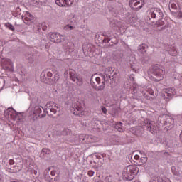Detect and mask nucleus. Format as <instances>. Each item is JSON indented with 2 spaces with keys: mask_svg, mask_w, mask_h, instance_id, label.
I'll list each match as a JSON object with an SVG mask.
<instances>
[{
  "mask_svg": "<svg viewBox=\"0 0 182 182\" xmlns=\"http://www.w3.org/2000/svg\"><path fill=\"white\" fill-rule=\"evenodd\" d=\"M90 85H92V77L90 78Z\"/></svg>",
  "mask_w": 182,
  "mask_h": 182,
  "instance_id": "nucleus-58",
  "label": "nucleus"
},
{
  "mask_svg": "<svg viewBox=\"0 0 182 182\" xmlns=\"http://www.w3.org/2000/svg\"><path fill=\"white\" fill-rule=\"evenodd\" d=\"M114 127L120 133H123L124 132V128H123V124L122 122L117 123Z\"/></svg>",
  "mask_w": 182,
  "mask_h": 182,
  "instance_id": "nucleus-27",
  "label": "nucleus"
},
{
  "mask_svg": "<svg viewBox=\"0 0 182 182\" xmlns=\"http://www.w3.org/2000/svg\"><path fill=\"white\" fill-rule=\"evenodd\" d=\"M122 26V23L117 20H112L110 21V27L113 29H116V28H120Z\"/></svg>",
  "mask_w": 182,
  "mask_h": 182,
  "instance_id": "nucleus-22",
  "label": "nucleus"
},
{
  "mask_svg": "<svg viewBox=\"0 0 182 182\" xmlns=\"http://www.w3.org/2000/svg\"><path fill=\"white\" fill-rule=\"evenodd\" d=\"M1 63L2 65H4V66H5L7 70H10V72H13V70L9 68V67L12 65V61L11 60V59L4 58L2 60Z\"/></svg>",
  "mask_w": 182,
  "mask_h": 182,
  "instance_id": "nucleus-17",
  "label": "nucleus"
},
{
  "mask_svg": "<svg viewBox=\"0 0 182 182\" xmlns=\"http://www.w3.org/2000/svg\"><path fill=\"white\" fill-rule=\"evenodd\" d=\"M43 31H45V28H43Z\"/></svg>",
  "mask_w": 182,
  "mask_h": 182,
  "instance_id": "nucleus-64",
  "label": "nucleus"
},
{
  "mask_svg": "<svg viewBox=\"0 0 182 182\" xmlns=\"http://www.w3.org/2000/svg\"><path fill=\"white\" fill-rule=\"evenodd\" d=\"M42 28V24L39 23L38 26H37V29H38V31Z\"/></svg>",
  "mask_w": 182,
  "mask_h": 182,
  "instance_id": "nucleus-51",
  "label": "nucleus"
},
{
  "mask_svg": "<svg viewBox=\"0 0 182 182\" xmlns=\"http://www.w3.org/2000/svg\"><path fill=\"white\" fill-rule=\"evenodd\" d=\"M145 4L144 0H130L129 1L130 7L135 11H140Z\"/></svg>",
  "mask_w": 182,
  "mask_h": 182,
  "instance_id": "nucleus-6",
  "label": "nucleus"
},
{
  "mask_svg": "<svg viewBox=\"0 0 182 182\" xmlns=\"http://www.w3.org/2000/svg\"><path fill=\"white\" fill-rule=\"evenodd\" d=\"M58 6H70L73 4V0H55Z\"/></svg>",
  "mask_w": 182,
  "mask_h": 182,
  "instance_id": "nucleus-12",
  "label": "nucleus"
},
{
  "mask_svg": "<svg viewBox=\"0 0 182 182\" xmlns=\"http://www.w3.org/2000/svg\"><path fill=\"white\" fill-rule=\"evenodd\" d=\"M22 19L26 22H31L33 21L34 17L33 15L31 14L29 11H26L24 16L22 17Z\"/></svg>",
  "mask_w": 182,
  "mask_h": 182,
  "instance_id": "nucleus-18",
  "label": "nucleus"
},
{
  "mask_svg": "<svg viewBox=\"0 0 182 182\" xmlns=\"http://www.w3.org/2000/svg\"><path fill=\"white\" fill-rule=\"evenodd\" d=\"M150 182H161V179H160V178H159L157 176H153L151 178Z\"/></svg>",
  "mask_w": 182,
  "mask_h": 182,
  "instance_id": "nucleus-34",
  "label": "nucleus"
},
{
  "mask_svg": "<svg viewBox=\"0 0 182 182\" xmlns=\"http://www.w3.org/2000/svg\"><path fill=\"white\" fill-rule=\"evenodd\" d=\"M46 180L48 182H59L60 181V176H59V173L55 177V178H50V176H49V172H47V174H46Z\"/></svg>",
  "mask_w": 182,
  "mask_h": 182,
  "instance_id": "nucleus-15",
  "label": "nucleus"
},
{
  "mask_svg": "<svg viewBox=\"0 0 182 182\" xmlns=\"http://www.w3.org/2000/svg\"><path fill=\"white\" fill-rule=\"evenodd\" d=\"M88 174H89L90 177H92V171H89Z\"/></svg>",
  "mask_w": 182,
  "mask_h": 182,
  "instance_id": "nucleus-53",
  "label": "nucleus"
},
{
  "mask_svg": "<svg viewBox=\"0 0 182 182\" xmlns=\"http://www.w3.org/2000/svg\"><path fill=\"white\" fill-rule=\"evenodd\" d=\"M170 8H171L172 9H177V8H178V4H177L176 3H171L169 9Z\"/></svg>",
  "mask_w": 182,
  "mask_h": 182,
  "instance_id": "nucleus-36",
  "label": "nucleus"
},
{
  "mask_svg": "<svg viewBox=\"0 0 182 182\" xmlns=\"http://www.w3.org/2000/svg\"><path fill=\"white\" fill-rule=\"evenodd\" d=\"M95 81L97 83V85H99V83H100V77H95Z\"/></svg>",
  "mask_w": 182,
  "mask_h": 182,
  "instance_id": "nucleus-48",
  "label": "nucleus"
},
{
  "mask_svg": "<svg viewBox=\"0 0 182 182\" xmlns=\"http://www.w3.org/2000/svg\"><path fill=\"white\" fill-rule=\"evenodd\" d=\"M50 175L52 176V177H55V176H56V171L55 170L51 171Z\"/></svg>",
  "mask_w": 182,
  "mask_h": 182,
  "instance_id": "nucleus-45",
  "label": "nucleus"
},
{
  "mask_svg": "<svg viewBox=\"0 0 182 182\" xmlns=\"http://www.w3.org/2000/svg\"><path fill=\"white\" fill-rule=\"evenodd\" d=\"M122 56H123V55L119 54L118 55V57H117V59H115V60H117V61L120 60V59H122Z\"/></svg>",
  "mask_w": 182,
  "mask_h": 182,
  "instance_id": "nucleus-47",
  "label": "nucleus"
},
{
  "mask_svg": "<svg viewBox=\"0 0 182 182\" xmlns=\"http://www.w3.org/2000/svg\"><path fill=\"white\" fill-rule=\"evenodd\" d=\"M137 174H139V168L136 166L129 165L123 171V179L131 181L134 178V176H137Z\"/></svg>",
  "mask_w": 182,
  "mask_h": 182,
  "instance_id": "nucleus-1",
  "label": "nucleus"
},
{
  "mask_svg": "<svg viewBox=\"0 0 182 182\" xmlns=\"http://www.w3.org/2000/svg\"><path fill=\"white\" fill-rule=\"evenodd\" d=\"M140 153H141V157H143V156H144V154H146L144 151H141Z\"/></svg>",
  "mask_w": 182,
  "mask_h": 182,
  "instance_id": "nucleus-55",
  "label": "nucleus"
},
{
  "mask_svg": "<svg viewBox=\"0 0 182 182\" xmlns=\"http://www.w3.org/2000/svg\"><path fill=\"white\" fill-rule=\"evenodd\" d=\"M179 137H180V141L182 142V131L181 132Z\"/></svg>",
  "mask_w": 182,
  "mask_h": 182,
  "instance_id": "nucleus-52",
  "label": "nucleus"
},
{
  "mask_svg": "<svg viewBox=\"0 0 182 182\" xmlns=\"http://www.w3.org/2000/svg\"><path fill=\"white\" fill-rule=\"evenodd\" d=\"M132 130H136V128H134V127L132 128Z\"/></svg>",
  "mask_w": 182,
  "mask_h": 182,
  "instance_id": "nucleus-61",
  "label": "nucleus"
},
{
  "mask_svg": "<svg viewBox=\"0 0 182 182\" xmlns=\"http://www.w3.org/2000/svg\"><path fill=\"white\" fill-rule=\"evenodd\" d=\"M114 43V45H117L118 41H116Z\"/></svg>",
  "mask_w": 182,
  "mask_h": 182,
  "instance_id": "nucleus-59",
  "label": "nucleus"
},
{
  "mask_svg": "<svg viewBox=\"0 0 182 182\" xmlns=\"http://www.w3.org/2000/svg\"><path fill=\"white\" fill-rule=\"evenodd\" d=\"M68 75H69V70H67L64 72V76H68Z\"/></svg>",
  "mask_w": 182,
  "mask_h": 182,
  "instance_id": "nucleus-50",
  "label": "nucleus"
},
{
  "mask_svg": "<svg viewBox=\"0 0 182 182\" xmlns=\"http://www.w3.org/2000/svg\"><path fill=\"white\" fill-rule=\"evenodd\" d=\"M26 58L27 59L28 63H33V62H35V59H36V56L32 53H28L26 56Z\"/></svg>",
  "mask_w": 182,
  "mask_h": 182,
  "instance_id": "nucleus-25",
  "label": "nucleus"
},
{
  "mask_svg": "<svg viewBox=\"0 0 182 182\" xmlns=\"http://www.w3.org/2000/svg\"><path fill=\"white\" fill-rule=\"evenodd\" d=\"M171 171L174 176H180V172L177 171V169L176 168V166L171 167Z\"/></svg>",
  "mask_w": 182,
  "mask_h": 182,
  "instance_id": "nucleus-33",
  "label": "nucleus"
},
{
  "mask_svg": "<svg viewBox=\"0 0 182 182\" xmlns=\"http://www.w3.org/2000/svg\"><path fill=\"white\" fill-rule=\"evenodd\" d=\"M134 89L136 92H141V93H144L147 91V87L146 86H139L138 85H134Z\"/></svg>",
  "mask_w": 182,
  "mask_h": 182,
  "instance_id": "nucleus-21",
  "label": "nucleus"
},
{
  "mask_svg": "<svg viewBox=\"0 0 182 182\" xmlns=\"http://www.w3.org/2000/svg\"><path fill=\"white\" fill-rule=\"evenodd\" d=\"M11 110L13 111V113L11 112V108H9L6 112H5L6 114H8V116H13L14 120H23V115L21 112H17L14 109V108H11Z\"/></svg>",
  "mask_w": 182,
  "mask_h": 182,
  "instance_id": "nucleus-8",
  "label": "nucleus"
},
{
  "mask_svg": "<svg viewBox=\"0 0 182 182\" xmlns=\"http://www.w3.org/2000/svg\"><path fill=\"white\" fill-rule=\"evenodd\" d=\"M145 123L147 130L151 132V133H156L157 125L154 122H149V120H146Z\"/></svg>",
  "mask_w": 182,
  "mask_h": 182,
  "instance_id": "nucleus-11",
  "label": "nucleus"
},
{
  "mask_svg": "<svg viewBox=\"0 0 182 182\" xmlns=\"http://www.w3.org/2000/svg\"><path fill=\"white\" fill-rule=\"evenodd\" d=\"M164 16L163 11L159 8H154L148 11L147 18H149V21H151V19H156V18L161 19Z\"/></svg>",
  "mask_w": 182,
  "mask_h": 182,
  "instance_id": "nucleus-3",
  "label": "nucleus"
},
{
  "mask_svg": "<svg viewBox=\"0 0 182 182\" xmlns=\"http://www.w3.org/2000/svg\"><path fill=\"white\" fill-rule=\"evenodd\" d=\"M165 73L164 68L161 65H156L152 68V75L154 76V80H155V82L163 80Z\"/></svg>",
  "mask_w": 182,
  "mask_h": 182,
  "instance_id": "nucleus-2",
  "label": "nucleus"
},
{
  "mask_svg": "<svg viewBox=\"0 0 182 182\" xmlns=\"http://www.w3.org/2000/svg\"><path fill=\"white\" fill-rule=\"evenodd\" d=\"M35 100L36 99H33L31 102V107H34L33 114H36V116H38L40 119H43V117H46V112H45V111L43 114H41L42 109H43V107L41 106H36V104H35Z\"/></svg>",
  "mask_w": 182,
  "mask_h": 182,
  "instance_id": "nucleus-4",
  "label": "nucleus"
},
{
  "mask_svg": "<svg viewBox=\"0 0 182 182\" xmlns=\"http://www.w3.org/2000/svg\"><path fill=\"white\" fill-rule=\"evenodd\" d=\"M174 95H176V89L173 87H170L164 90V96H168V97H173Z\"/></svg>",
  "mask_w": 182,
  "mask_h": 182,
  "instance_id": "nucleus-16",
  "label": "nucleus"
},
{
  "mask_svg": "<svg viewBox=\"0 0 182 182\" xmlns=\"http://www.w3.org/2000/svg\"><path fill=\"white\" fill-rule=\"evenodd\" d=\"M164 125L166 126V129H173L174 127V119L171 117H167L164 122Z\"/></svg>",
  "mask_w": 182,
  "mask_h": 182,
  "instance_id": "nucleus-13",
  "label": "nucleus"
},
{
  "mask_svg": "<svg viewBox=\"0 0 182 182\" xmlns=\"http://www.w3.org/2000/svg\"><path fill=\"white\" fill-rule=\"evenodd\" d=\"M92 159H100V156L97 154H92Z\"/></svg>",
  "mask_w": 182,
  "mask_h": 182,
  "instance_id": "nucleus-40",
  "label": "nucleus"
},
{
  "mask_svg": "<svg viewBox=\"0 0 182 182\" xmlns=\"http://www.w3.org/2000/svg\"><path fill=\"white\" fill-rule=\"evenodd\" d=\"M129 80H131V82H134V75L131 74L129 75Z\"/></svg>",
  "mask_w": 182,
  "mask_h": 182,
  "instance_id": "nucleus-43",
  "label": "nucleus"
},
{
  "mask_svg": "<svg viewBox=\"0 0 182 182\" xmlns=\"http://www.w3.org/2000/svg\"><path fill=\"white\" fill-rule=\"evenodd\" d=\"M94 174H95V172L92 171V176H93Z\"/></svg>",
  "mask_w": 182,
  "mask_h": 182,
  "instance_id": "nucleus-60",
  "label": "nucleus"
},
{
  "mask_svg": "<svg viewBox=\"0 0 182 182\" xmlns=\"http://www.w3.org/2000/svg\"><path fill=\"white\" fill-rule=\"evenodd\" d=\"M33 174H35V176H36V174H38V171L36 170H34L33 171Z\"/></svg>",
  "mask_w": 182,
  "mask_h": 182,
  "instance_id": "nucleus-54",
  "label": "nucleus"
},
{
  "mask_svg": "<svg viewBox=\"0 0 182 182\" xmlns=\"http://www.w3.org/2000/svg\"><path fill=\"white\" fill-rule=\"evenodd\" d=\"M9 166H13V164H15V161H14V159H9Z\"/></svg>",
  "mask_w": 182,
  "mask_h": 182,
  "instance_id": "nucleus-42",
  "label": "nucleus"
},
{
  "mask_svg": "<svg viewBox=\"0 0 182 182\" xmlns=\"http://www.w3.org/2000/svg\"><path fill=\"white\" fill-rule=\"evenodd\" d=\"M107 42H110V39L107 40Z\"/></svg>",
  "mask_w": 182,
  "mask_h": 182,
  "instance_id": "nucleus-63",
  "label": "nucleus"
},
{
  "mask_svg": "<svg viewBox=\"0 0 182 182\" xmlns=\"http://www.w3.org/2000/svg\"><path fill=\"white\" fill-rule=\"evenodd\" d=\"M79 76L80 75L76 73V71H75V70H69V77L73 82H76V79H77Z\"/></svg>",
  "mask_w": 182,
  "mask_h": 182,
  "instance_id": "nucleus-19",
  "label": "nucleus"
},
{
  "mask_svg": "<svg viewBox=\"0 0 182 182\" xmlns=\"http://www.w3.org/2000/svg\"><path fill=\"white\" fill-rule=\"evenodd\" d=\"M5 168L6 170V171H9V173L14 172V170H12V168L11 167H9V165H8V164L6 165Z\"/></svg>",
  "mask_w": 182,
  "mask_h": 182,
  "instance_id": "nucleus-37",
  "label": "nucleus"
},
{
  "mask_svg": "<svg viewBox=\"0 0 182 182\" xmlns=\"http://www.w3.org/2000/svg\"><path fill=\"white\" fill-rule=\"evenodd\" d=\"M92 140V136L86 135L85 134H82L79 136V141L81 143H89Z\"/></svg>",
  "mask_w": 182,
  "mask_h": 182,
  "instance_id": "nucleus-14",
  "label": "nucleus"
},
{
  "mask_svg": "<svg viewBox=\"0 0 182 182\" xmlns=\"http://www.w3.org/2000/svg\"><path fill=\"white\" fill-rule=\"evenodd\" d=\"M136 17L133 15H130L129 17L127 18V21L131 25H134V23H136Z\"/></svg>",
  "mask_w": 182,
  "mask_h": 182,
  "instance_id": "nucleus-26",
  "label": "nucleus"
},
{
  "mask_svg": "<svg viewBox=\"0 0 182 182\" xmlns=\"http://www.w3.org/2000/svg\"><path fill=\"white\" fill-rule=\"evenodd\" d=\"M43 43H45V46L46 48V49H48V48H49V41H46V40H43Z\"/></svg>",
  "mask_w": 182,
  "mask_h": 182,
  "instance_id": "nucleus-38",
  "label": "nucleus"
},
{
  "mask_svg": "<svg viewBox=\"0 0 182 182\" xmlns=\"http://www.w3.org/2000/svg\"><path fill=\"white\" fill-rule=\"evenodd\" d=\"M52 76V69L44 70L41 74V80L43 83H49V77Z\"/></svg>",
  "mask_w": 182,
  "mask_h": 182,
  "instance_id": "nucleus-7",
  "label": "nucleus"
},
{
  "mask_svg": "<svg viewBox=\"0 0 182 182\" xmlns=\"http://www.w3.org/2000/svg\"><path fill=\"white\" fill-rule=\"evenodd\" d=\"M50 117H53V115L50 114Z\"/></svg>",
  "mask_w": 182,
  "mask_h": 182,
  "instance_id": "nucleus-62",
  "label": "nucleus"
},
{
  "mask_svg": "<svg viewBox=\"0 0 182 182\" xmlns=\"http://www.w3.org/2000/svg\"><path fill=\"white\" fill-rule=\"evenodd\" d=\"M51 73V77L48 78L49 80L48 85H55V83H57L58 80L60 79L59 74H58V71H55V70L52 69Z\"/></svg>",
  "mask_w": 182,
  "mask_h": 182,
  "instance_id": "nucleus-10",
  "label": "nucleus"
},
{
  "mask_svg": "<svg viewBox=\"0 0 182 182\" xmlns=\"http://www.w3.org/2000/svg\"><path fill=\"white\" fill-rule=\"evenodd\" d=\"M166 49L171 56H176V55H177V50H176V47L168 46Z\"/></svg>",
  "mask_w": 182,
  "mask_h": 182,
  "instance_id": "nucleus-20",
  "label": "nucleus"
},
{
  "mask_svg": "<svg viewBox=\"0 0 182 182\" xmlns=\"http://www.w3.org/2000/svg\"><path fill=\"white\" fill-rule=\"evenodd\" d=\"M147 45L146 44H141L138 47V51L139 53H141L142 55H144L146 52H147Z\"/></svg>",
  "mask_w": 182,
  "mask_h": 182,
  "instance_id": "nucleus-23",
  "label": "nucleus"
},
{
  "mask_svg": "<svg viewBox=\"0 0 182 182\" xmlns=\"http://www.w3.org/2000/svg\"><path fill=\"white\" fill-rule=\"evenodd\" d=\"M166 23L164 22V21L161 20V18H159V21L157 22V26L160 27V26H163L161 28L162 30L166 29V28H167V26H165Z\"/></svg>",
  "mask_w": 182,
  "mask_h": 182,
  "instance_id": "nucleus-28",
  "label": "nucleus"
},
{
  "mask_svg": "<svg viewBox=\"0 0 182 182\" xmlns=\"http://www.w3.org/2000/svg\"><path fill=\"white\" fill-rule=\"evenodd\" d=\"M71 131L69 129H64L62 132H61V134L63 136H69L70 135Z\"/></svg>",
  "mask_w": 182,
  "mask_h": 182,
  "instance_id": "nucleus-31",
  "label": "nucleus"
},
{
  "mask_svg": "<svg viewBox=\"0 0 182 182\" xmlns=\"http://www.w3.org/2000/svg\"><path fill=\"white\" fill-rule=\"evenodd\" d=\"M43 154H50V149L49 148H43L42 149Z\"/></svg>",
  "mask_w": 182,
  "mask_h": 182,
  "instance_id": "nucleus-35",
  "label": "nucleus"
},
{
  "mask_svg": "<svg viewBox=\"0 0 182 182\" xmlns=\"http://www.w3.org/2000/svg\"><path fill=\"white\" fill-rule=\"evenodd\" d=\"M92 86L94 89H95V90L98 92H102V90H103V89H105V81H102V85L99 86H96V85H95V82H92Z\"/></svg>",
  "mask_w": 182,
  "mask_h": 182,
  "instance_id": "nucleus-24",
  "label": "nucleus"
},
{
  "mask_svg": "<svg viewBox=\"0 0 182 182\" xmlns=\"http://www.w3.org/2000/svg\"><path fill=\"white\" fill-rule=\"evenodd\" d=\"M134 159L135 160H139V159H140V156H139V155H135V156H134Z\"/></svg>",
  "mask_w": 182,
  "mask_h": 182,
  "instance_id": "nucleus-49",
  "label": "nucleus"
},
{
  "mask_svg": "<svg viewBox=\"0 0 182 182\" xmlns=\"http://www.w3.org/2000/svg\"><path fill=\"white\" fill-rule=\"evenodd\" d=\"M147 161V156L146 154H144L143 156L140 158V162L139 166H142V164H144Z\"/></svg>",
  "mask_w": 182,
  "mask_h": 182,
  "instance_id": "nucleus-29",
  "label": "nucleus"
},
{
  "mask_svg": "<svg viewBox=\"0 0 182 182\" xmlns=\"http://www.w3.org/2000/svg\"><path fill=\"white\" fill-rule=\"evenodd\" d=\"M76 80L77 86H82L83 85V78H82V76L79 75Z\"/></svg>",
  "mask_w": 182,
  "mask_h": 182,
  "instance_id": "nucleus-32",
  "label": "nucleus"
},
{
  "mask_svg": "<svg viewBox=\"0 0 182 182\" xmlns=\"http://www.w3.org/2000/svg\"><path fill=\"white\" fill-rule=\"evenodd\" d=\"M164 154L167 157V156H168V152H164Z\"/></svg>",
  "mask_w": 182,
  "mask_h": 182,
  "instance_id": "nucleus-56",
  "label": "nucleus"
},
{
  "mask_svg": "<svg viewBox=\"0 0 182 182\" xmlns=\"http://www.w3.org/2000/svg\"><path fill=\"white\" fill-rule=\"evenodd\" d=\"M50 112H52V113H54V114H56L58 111L55 108H51Z\"/></svg>",
  "mask_w": 182,
  "mask_h": 182,
  "instance_id": "nucleus-46",
  "label": "nucleus"
},
{
  "mask_svg": "<svg viewBox=\"0 0 182 182\" xmlns=\"http://www.w3.org/2000/svg\"><path fill=\"white\" fill-rule=\"evenodd\" d=\"M101 110H102V113H104V114H106V113H107V109H106V107H102Z\"/></svg>",
  "mask_w": 182,
  "mask_h": 182,
  "instance_id": "nucleus-41",
  "label": "nucleus"
},
{
  "mask_svg": "<svg viewBox=\"0 0 182 182\" xmlns=\"http://www.w3.org/2000/svg\"><path fill=\"white\" fill-rule=\"evenodd\" d=\"M97 38H99V35L96 34L95 35V39H97Z\"/></svg>",
  "mask_w": 182,
  "mask_h": 182,
  "instance_id": "nucleus-57",
  "label": "nucleus"
},
{
  "mask_svg": "<svg viewBox=\"0 0 182 182\" xmlns=\"http://www.w3.org/2000/svg\"><path fill=\"white\" fill-rule=\"evenodd\" d=\"M177 18L178 19H182V11H180L179 12H178Z\"/></svg>",
  "mask_w": 182,
  "mask_h": 182,
  "instance_id": "nucleus-39",
  "label": "nucleus"
},
{
  "mask_svg": "<svg viewBox=\"0 0 182 182\" xmlns=\"http://www.w3.org/2000/svg\"><path fill=\"white\" fill-rule=\"evenodd\" d=\"M48 38L54 43H60L62 42V35L59 33H49Z\"/></svg>",
  "mask_w": 182,
  "mask_h": 182,
  "instance_id": "nucleus-9",
  "label": "nucleus"
},
{
  "mask_svg": "<svg viewBox=\"0 0 182 182\" xmlns=\"http://www.w3.org/2000/svg\"><path fill=\"white\" fill-rule=\"evenodd\" d=\"M82 106H83V105L79 101H76L72 104V107L75 109L73 114H75V116H78L79 117L85 116V112L82 111Z\"/></svg>",
  "mask_w": 182,
  "mask_h": 182,
  "instance_id": "nucleus-5",
  "label": "nucleus"
},
{
  "mask_svg": "<svg viewBox=\"0 0 182 182\" xmlns=\"http://www.w3.org/2000/svg\"><path fill=\"white\" fill-rule=\"evenodd\" d=\"M65 29H69V31H72V29H73V26L67 25V26L65 27Z\"/></svg>",
  "mask_w": 182,
  "mask_h": 182,
  "instance_id": "nucleus-44",
  "label": "nucleus"
},
{
  "mask_svg": "<svg viewBox=\"0 0 182 182\" xmlns=\"http://www.w3.org/2000/svg\"><path fill=\"white\" fill-rule=\"evenodd\" d=\"M4 26L7 28V29H9V31H15V27H14V25L11 23H5Z\"/></svg>",
  "mask_w": 182,
  "mask_h": 182,
  "instance_id": "nucleus-30",
  "label": "nucleus"
}]
</instances>
